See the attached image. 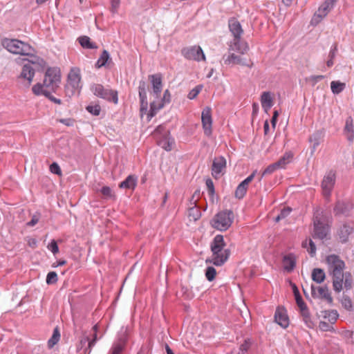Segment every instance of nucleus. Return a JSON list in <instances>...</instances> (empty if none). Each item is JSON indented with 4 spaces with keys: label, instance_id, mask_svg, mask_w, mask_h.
<instances>
[{
    "label": "nucleus",
    "instance_id": "45",
    "mask_svg": "<svg viewBox=\"0 0 354 354\" xmlns=\"http://www.w3.org/2000/svg\"><path fill=\"white\" fill-rule=\"evenodd\" d=\"M216 271L213 267H208L205 271V277L209 281H213L215 279Z\"/></svg>",
    "mask_w": 354,
    "mask_h": 354
},
{
    "label": "nucleus",
    "instance_id": "43",
    "mask_svg": "<svg viewBox=\"0 0 354 354\" xmlns=\"http://www.w3.org/2000/svg\"><path fill=\"white\" fill-rule=\"evenodd\" d=\"M342 306L347 310H351L353 308V303L350 297L344 296L341 301Z\"/></svg>",
    "mask_w": 354,
    "mask_h": 354
},
{
    "label": "nucleus",
    "instance_id": "16",
    "mask_svg": "<svg viewBox=\"0 0 354 354\" xmlns=\"http://www.w3.org/2000/svg\"><path fill=\"white\" fill-rule=\"evenodd\" d=\"M335 183V173L333 171H328L324 177L322 182V187L323 194L325 197L328 198L330 195V192Z\"/></svg>",
    "mask_w": 354,
    "mask_h": 354
},
{
    "label": "nucleus",
    "instance_id": "42",
    "mask_svg": "<svg viewBox=\"0 0 354 354\" xmlns=\"http://www.w3.org/2000/svg\"><path fill=\"white\" fill-rule=\"evenodd\" d=\"M252 345V342L250 339H245L243 344L240 345L239 352L238 354H244L246 353L250 348Z\"/></svg>",
    "mask_w": 354,
    "mask_h": 354
},
{
    "label": "nucleus",
    "instance_id": "31",
    "mask_svg": "<svg viewBox=\"0 0 354 354\" xmlns=\"http://www.w3.org/2000/svg\"><path fill=\"white\" fill-rule=\"evenodd\" d=\"M292 157L293 153L292 152H286L276 163L279 169L284 168L287 164L291 162Z\"/></svg>",
    "mask_w": 354,
    "mask_h": 354
},
{
    "label": "nucleus",
    "instance_id": "6",
    "mask_svg": "<svg viewBox=\"0 0 354 354\" xmlns=\"http://www.w3.org/2000/svg\"><path fill=\"white\" fill-rule=\"evenodd\" d=\"M234 220V212L230 209H224L216 213L210 221V225L214 229L223 232L227 230Z\"/></svg>",
    "mask_w": 354,
    "mask_h": 354
},
{
    "label": "nucleus",
    "instance_id": "48",
    "mask_svg": "<svg viewBox=\"0 0 354 354\" xmlns=\"http://www.w3.org/2000/svg\"><path fill=\"white\" fill-rule=\"evenodd\" d=\"M47 248L54 254H56L59 252V248L57 242L55 240H52L51 242L48 245Z\"/></svg>",
    "mask_w": 354,
    "mask_h": 354
},
{
    "label": "nucleus",
    "instance_id": "49",
    "mask_svg": "<svg viewBox=\"0 0 354 354\" xmlns=\"http://www.w3.org/2000/svg\"><path fill=\"white\" fill-rule=\"evenodd\" d=\"M326 314L328 315L329 322L331 324H334L337 321L339 316L336 310L328 311L326 313Z\"/></svg>",
    "mask_w": 354,
    "mask_h": 354
},
{
    "label": "nucleus",
    "instance_id": "12",
    "mask_svg": "<svg viewBox=\"0 0 354 354\" xmlns=\"http://www.w3.org/2000/svg\"><path fill=\"white\" fill-rule=\"evenodd\" d=\"M337 1L338 0H326L315 13L312 19V24H317L319 23L332 10Z\"/></svg>",
    "mask_w": 354,
    "mask_h": 354
},
{
    "label": "nucleus",
    "instance_id": "32",
    "mask_svg": "<svg viewBox=\"0 0 354 354\" xmlns=\"http://www.w3.org/2000/svg\"><path fill=\"white\" fill-rule=\"evenodd\" d=\"M80 45L87 49L97 48V46L91 41V39L87 36H82L78 39Z\"/></svg>",
    "mask_w": 354,
    "mask_h": 354
},
{
    "label": "nucleus",
    "instance_id": "14",
    "mask_svg": "<svg viewBox=\"0 0 354 354\" xmlns=\"http://www.w3.org/2000/svg\"><path fill=\"white\" fill-rule=\"evenodd\" d=\"M236 52V50L232 51L230 50L229 55H224L223 57V63L225 65H234L239 64L241 66H245L248 67H251L252 63L250 59H247L245 58H243L239 55H236L234 53Z\"/></svg>",
    "mask_w": 354,
    "mask_h": 354
},
{
    "label": "nucleus",
    "instance_id": "29",
    "mask_svg": "<svg viewBox=\"0 0 354 354\" xmlns=\"http://www.w3.org/2000/svg\"><path fill=\"white\" fill-rule=\"evenodd\" d=\"M312 279L317 283H322L326 278L324 271L321 268H315L312 272Z\"/></svg>",
    "mask_w": 354,
    "mask_h": 354
},
{
    "label": "nucleus",
    "instance_id": "40",
    "mask_svg": "<svg viewBox=\"0 0 354 354\" xmlns=\"http://www.w3.org/2000/svg\"><path fill=\"white\" fill-rule=\"evenodd\" d=\"M101 194L103 195V197L105 199H115V194L111 189V187L108 186H104L102 187L100 190Z\"/></svg>",
    "mask_w": 354,
    "mask_h": 354
},
{
    "label": "nucleus",
    "instance_id": "21",
    "mask_svg": "<svg viewBox=\"0 0 354 354\" xmlns=\"http://www.w3.org/2000/svg\"><path fill=\"white\" fill-rule=\"evenodd\" d=\"M353 207V205L349 200L338 201L334 208V212L336 215L347 216Z\"/></svg>",
    "mask_w": 354,
    "mask_h": 354
},
{
    "label": "nucleus",
    "instance_id": "9",
    "mask_svg": "<svg viewBox=\"0 0 354 354\" xmlns=\"http://www.w3.org/2000/svg\"><path fill=\"white\" fill-rule=\"evenodd\" d=\"M91 93L96 97L115 104L118 103V93L115 90L105 88L102 84L93 83L90 86Z\"/></svg>",
    "mask_w": 354,
    "mask_h": 354
},
{
    "label": "nucleus",
    "instance_id": "34",
    "mask_svg": "<svg viewBox=\"0 0 354 354\" xmlns=\"http://www.w3.org/2000/svg\"><path fill=\"white\" fill-rule=\"evenodd\" d=\"M60 339V333L58 327H55L53 330V335L48 341V347L52 348L55 344L58 343Z\"/></svg>",
    "mask_w": 354,
    "mask_h": 354
},
{
    "label": "nucleus",
    "instance_id": "61",
    "mask_svg": "<svg viewBox=\"0 0 354 354\" xmlns=\"http://www.w3.org/2000/svg\"><path fill=\"white\" fill-rule=\"evenodd\" d=\"M324 75H314L310 77V80L313 82V84H316L319 80L324 79Z\"/></svg>",
    "mask_w": 354,
    "mask_h": 354
},
{
    "label": "nucleus",
    "instance_id": "46",
    "mask_svg": "<svg viewBox=\"0 0 354 354\" xmlns=\"http://www.w3.org/2000/svg\"><path fill=\"white\" fill-rule=\"evenodd\" d=\"M292 209L290 207L283 208L280 214L275 218V221L279 222L280 220L286 218L291 212Z\"/></svg>",
    "mask_w": 354,
    "mask_h": 354
},
{
    "label": "nucleus",
    "instance_id": "63",
    "mask_svg": "<svg viewBox=\"0 0 354 354\" xmlns=\"http://www.w3.org/2000/svg\"><path fill=\"white\" fill-rule=\"evenodd\" d=\"M292 289H293V292H294L295 299H297V298L301 297L299 294V290L295 285H293Z\"/></svg>",
    "mask_w": 354,
    "mask_h": 354
},
{
    "label": "nucleus",
    "instance_id": "50",
    "mask_svg": "<svg viewBox=\"0 0 354 354\" xmlns=\"http://www.w3.org/2000/svg\"><path fill=\"white\" fill-rule=\"evenodd\" d=\"M295 300H296L297 305L298 306V307L299 308V312L302 311L303 310H306L308 309L307 307V305L302 299V297L297 298V299H295Z\"/></svg>",
    "mask_w": 354,
    "mask_h": 354
},
{
    "label": "nucleus",
    "instance_id": "53",
    "mask_svg": "<svg viewBox=\"0 0 354 354\" xmlns=\"http://www.w3.org/2000/svg\"><path fill=\"white\" fill-rule=\"evenodd\" d=\"M205 183L209 195L213 196L214 194V186L213 181L211 179L208 178L206 180Z\"/></svg>",
    "mask_w": 354,
    "mask_h": 354
},
{
    "label": "nucleus",
    "instance_id": "60",
    "mask_svg": "<svg viewBox=\"0 0 354 354\" xmlns=\"http://www.w3.org/2000/svg\"><path fill=\"white\" fill-rule=\"evenodd\" d=\"M278 115H279L278 111H274V113H273L272 118L271 119V123H272V126L273 129L275 128V126H276V124H277V121Z\"/></svg>",
    "mask_w": 354,
    "mask_h": 354
},
{
    "label": "nucleus",
    "instance_id": "41",
    "mask_svg": "<svg viewBox=\"0 0 354 354\" xmlns=\"http://www.w3.org/2000/svg\"><path fill=\"white\" fill-rule=\"evenodd\" d=\"M190 220L197 221L201 217V212L196 207H190L188 210Z\"/></svg>",
    "mask_w": 354,
    "mask_h": 354
},
{
    "label": "nucleus",
    "instance_id": "62",
    "mask_svg": "<svg viewBox=\"0 0 354 354\" xmlns=\"http://www.w3.org/2000/svg\"><path fill=\"white\" fill-rule=\"evenodd\" d=\"M66 263V261L65 260H60L59 261H56L55 263H53L52 266L53 268H56L58 266H64Z\"/></svg>",
    "mask_w": 354,
    "mask_h": 354
},
{
    "label": "nucleus",
    "instance_id": "7",
    "mask_svg": "<svg viewBox=\"0 0 354 354\" xmlns=\"http://www.w3.org/2000/svg\"><path fill=\"white\" fill-rule=\"evenodd\" d=\"M1 44L13 54L32 56L34 53V49L30 45L19 39L5 38L2 39Z\"/></svg>",
    "mask_w": 354,
    "mask_h": 354
},
{
    "label": "nucleus",
    "instance_id": "37",
    "mask_svg": "<svg viewBox=\"0 0 354 354\" xmlns=\"http://www.w3.org/2000/svg\"><path fill=\"white\" fill-rule=\"evenodd\" d=\"M299 313H300L302 319L304 322L306 326L308 328H313L314 326V323L312 320L309 310L308 309H307L306 310H303L302 311H301Z\"/></svg>",
    "mask_w": 354,
    "mask_h": 354
},
{
    "label": "nucleus",
    "instance_id": "35",
    "mask_svg": "<svg viewBox=\"0 0 354 354\" xmlns=\"http://www.w3.org/2000/svg\"><path fill=\"white\" fill-rule=\"evenodd\" d=\"M86 110L94 116L100 115L102 109L98 103L91 102L86 107Z\"/></svg>",
    "mask_w": 354,
    "mask_h": 354
},
{
    "label": "nucleus",
    "instance_id": "51",
    "mask_svg": "<svg viewBox=\"0 0 354 354\" xmlns=\"http://www.w3.org/2000/svg\"><path fill=\"white\" fill-rule=\"evenodd\" d=\"M295 300H296L297 305L298 306V307L299 308V312L302 311L303 310H306L308 309L307 307V305L302 299V297L297 298V299H295Z\"/></svg>",
    "mask_w": 354,
    "mask_h": 354
},
{
    "label": "nucleus",
    "instance_id": "19",
    "mask_svg": "<svg viewBox=\"0 0 354 354\" xmlns=\"http://www.w3.org/2000/svg\"><path fill=\"white\" fill-rule=\"evenodd\" d=\"M146 82L145 81H140L138 86V93L140 101V113L143 114H147L148 102L147 99V90H146Z\"/></svg>",
    "mask_w": 354,
    "mask_h": 354
},
{
    "label": "nucleus",
    "instance_id": "58",
    "mask_svg": "<svg viewBox=\"0 0 354 354\" xmlns=\"http://www.w3.org/2000/svg\"><path fill=\"white\" fill-rule=\"evenodd\" d=\"M39 220V215H34L31 220L27 223L28 226H34L35 225Z\"/></svg>",
    "mask_w": 354,
    "mask_h": 354
},
{
    "label": "nucleus",
    "instance_id": "25",
    "mask_svg": "<svg viewBox=\"0 0 354 354\" xmlns=\"http://www.w3.org/2000/svg\"><path fill=\"white\" fill-rule=\"evenodd\" d=\"M297 257L293 254H288L285 255L283 258V269L290 272L292 271L296 266Z\"/></svg>",
    "mask_w": 354,
    "mask_h": 354
},
{
    "label": "nucleus",
    "instance_id": "5",
    "mask_svg": "<svg viewBox=\"0 0 354 354\" xmlns=\"http://www.w3.org/2000/svg\"><path fill=\"white\" fill-rule=\"evenodd\" d=\"M82 75L78 67L71 68L68 75L66 83L64 86L66 96L71 98L76 93H80L82 88Z\"/></svg>",
    "mask_w": 354,
    "mask_h": 354
},
{
    "label": "nucleus",
    "instance_id": "27",
    "mask_svg": "<svg viewBox=\"0 0 354 354\" xmlns=\"http://www.w3.org/2000/svg\"><path fill=\"white\" fill-rule=\"evenodd\" d=\"M261 103L263 109L267 112L273 106L272 93L268 91L263 92L261 95Z\"/></svg>",
    "mask_w": 354,
    "mask_h": 354
},
{
    "label": "nucleus",
    "instance_id": "38",
    "mask_svg": "<svg viewBox=\"0 0 354 354\" xmlns=\"http://www.w3.org/2000/svg\"><path fill=\"white\" fill-rule=\"evenodd\" d=\"M345 86L346 84L344 83L338 81H333L330 83L331 91L335 94L341 93L344 89Z\"/></svg>",
    "mask_w": 354,
    "mask_h": 354
},
{
    "label": "nucleus",
    "instance_id": "15",
    "mask_svg": "<svg viewBox=\"0 0 354 354\" xmlns=\"http://www.w3.org/2000/svg\"><path fill=\"white\" fill-rule=\"evenodd\" d=\"M201 122L204 133L207 136H209L212 133V118L210 107L207 106L203 109L201 113Z\"/></svg>",
    "mask_w": 354,
    "mask_h": 354
},
{
    "label": "nucleus",
    "instance_id": "18",
    "mask_svg": "<svg viewBox=\"0 0 354 354\" xmlns=\"http://www.w3.org/2000/svg\"><path fill=\"white\" fill-rule=\"evenodd\" d=\"M311 294L314 298L325 299L328 303H332L333 297L326 286H311Z\"/></svg>",
    "mask_w": 354,
    "mask_h": 354
},
{
    "label": "nucleus",
    "instance_id": "36",
    "mask_svg": "<svg viewBox=\"0 0 354 354\" xmlns=\"http://www.w3.org/2000/svg\"><path fill=\"white\" fill-rule=\"evenodd\" d=\"M109 61H110L109 54L106 50H104L97 61L95 66L97 68H101L106 66V64L109 63Z\"/></svg>",
    "mask_w": 354,
    "mask_h": 354
},
{
    "label": "nucleus",
    "instance_id": "17",
    "mask_svg": "<svg viewBox=\"0 0 354 354\" xmlns=\"http://www.w3.org/2000/svg\"><path fill=\"white\" fill-rule=\"evenodd\" d=\"M151 81L152 91L151 94L156 98L158 99L162 90V78L160 73L151 75L149 76Z\"/></svg>",
    "mask_w": 354,
    "mask_h": 354
},
{
    "label": "nucleus",
    "instance_id": "3",
    "mask_svg": "<svg viewBox=\"0 0 354 354\" xmlns=\"http://www.w3.org/2000/svg\"><path fill=\"white\" fill-rule=\"evenodd\" d=\"M226 244L224 241L223 236L217 234L214 236L211 242L210 248L212 254L209 260V263H213L216 266H222L228 259L230 251L229 249H225Z\"/></svg>",
    "mask_w": 354,
    "mask_h": 354
},
{
    "label": "nucleus",
    "instance_id": "23",
    "mask_svg": "<svg viewBox=\"0 0 354 354\" xmlns=\"http://www.w3.org/2000/svg\"><path fill=\"white\" fill-rule=\"evenodd\" d=\"M274 319L276 322L283 328L289 325V319L283 308H278L275 312Z\"/></svg>",
    "mask_w": 354,
    "mask_h": 354
},
{
    "label": "nucleus",
    "instance_id": "57",
    "mask_svg": "<svg viewBox=\"0 0 354 354\" xmlns=\"http://www.w3.org/2000/svg\"><path fill=\"white\" fill-rule=\"evenodd\" d=\"M319 327L324 331H328L332 328V326L326 322H320Z\"/></svg>",
    "mask_w": 354,
    "mask_h": 354
},
{
    "label": "nucleus",
    "instance_id": "2",
    "mask_svg": "<svg viewBox=\"0 0 354 354\" xmlns=\"http://www.w3.org/2000/svg\"><path fill=\"white\" fill-rule=\"evenodd\" d=\"M60 82V70L57 68H49L46 71L43 83L34 85L32 91L36 95H44L54 103L61 104V100L52 95V93H55L59 87Z\"/></svg>",
    "mask_w": 354,
    "mask_h": 354
},
{
    "label": "nucleus",
    "instance_id": "59",
    "mask_svg": "<svg viewBox=\"0 0 354 354\" xmlns=\"http://www.w3.org/2000/svg\"><path fill=\"white\" fill-rule=\"evenodd\" d=\"M199 194H200L199 192H196L193 194L191 201H190L191 205H192V207H196V202H197V199L199 196Z\"/></svg>",
    "mask_w": 354,
    "mask_h": 354
},
{
    "label": "nucleus",
    "instance_id": "4",
    "mask_svg": "<svg viewBox=\"0 0 354 354\" xmlns=\"http://www.w3.org/2000/svg\"><path fill=\"white\" fill-rule=\"evenodd\" d=\"M229 28L234 35L232 44L230 46L229 50L237 51L241 55H244L249 49L247 43L241 40L243 30L240 23L235 19L229 21Z\"/></svg>",
    "mask_w": 354,
    "mask_h": 354
},
{
    "label": "nucleus",
    "instance_id": "52",
    "mask_svg": "<svg viewBox=\"0 0 354 354\" xmlns=\"http://www.w3.org/2000/svg\"><path fill=\"white\" fill-rule=\"evenodd\" d=\"M50 171L52 173L57 174V175L62 174L61 169H60L59 166L58 165V164L56 162H53V164L50 165Z\"/></svg>",
    "mask_w": 354,
    "mask_h": 354
},
{
    "label": "nucleus",
    "instance_id": "55",
    "mask_svg": "<svg viewBox=\"0 0 354 354\" xmlns=\"http://www.w3.org/2000/svg\"><path fill=\"white\" fill-rule=\"evenodd\" d=\"M200 91H201V88L195 87L192 91H190V92L189 93V94L187 95L188 98L190 100L194 99L198 95Z\"/></svg>",
    "mask_w": 354,
    "mask_h": 354
},
{
    "label": "nucleus",
    "instance_id": "24",
    "mask_svg": "<svg viewBox=\"0 0 354 354\" xmlns=\"http://www.w3.org/2000/svg\"><path fill=\"white\" fill-rule=\"evenodd\" d=\"M138 177L134 174L129 175L124 180L121 182L118 187L120 189H129L134 190L137 186Z\"/></svg>",
    "mask_w": 354,
    "mask_h": 354
},
{
    "label": "nucleus",
    "instance_id": "56",
    "mask_svg": "<svg viewBox=\"0 0 354 354\" xmlns=\"http://www.w3.org/2000/svg\"><path fill=\"white\" fill-rule=\"evenodd\" d=\"M120 0H111V12L115 13L120 6Z\"/></svg>",
    "mask_w": 354,
    "mask_h": 354
},
{
    "label": "nucleus",
    "instance_id": "26",
    "mask_svg": "<svg viewBox=\"0 0 354 354\" xmlns=\"http://www.w3.org/2000/svg\"><path fill=\"white\" fill-rule=\"evenodd\" d=\"M352 232L353 227L348 225L344 224L337 231V236L339 241L342 243H346Z\"/></svg>",
    "mask_w": 354,
    "mask_h": 354
},
{
    "label": "nucleus",
    "instance_id": "30",
    "mask_svg": "<svg viewBox=\"0 0 354 354\" xmlns=\"http://www.w3.org/2000/svg\"><path fill=\"white\" fill-rule=\"evenodd\" d=\"M344 131L347 136V138L352 141L354 138V131H353V119L351 118H348L346 120V124L344 127Z\"/></svg>",
    "mask_w": 354,
    "mask_h": 354
},
{
    "label": "nucleus",
    "instance_id": "54",
    "mask_svg": "<svg viewBox=\"0 0 354 354\" xmlns=\"http://www.w3.org/2000/svg\"><path fill=\"white\" fill-rule=\"evenodd\" d=\"M86 342H88V348L86 350H88V354L91 352L92 347L95 344V339L89 340L88 337H85L84 339L81 340L82 344H85Z\"/></svg>",
    "mask_w": 354,
    "mask_h": 354
},
{
    "label": "nucleus",
    "instance_id": "13",
    "mask_svg": "<svg viewBox=\"0 0 354 354\" xmlns=\"http://www.w3.org/2000/svg\"><path fill=\"white\" fill-rule=\"evenodd\" d=\"M171 100V94L169 90L164 92L163 97L158 101L153 100L150 104V110L147 113V119L150 120L166 103H169Z\"/></svg>",
    "mask_w": 354,
    "mask_h": 354
},
{
    "label": "nucleus",
    "instance_id": "33",
    "mask_svg": "<svg viewBox=\"0 0 354 354\" xmlns=\"http://www.w3.org/2000/svg\"><path fill=\"white\" fill-rule=\"evenodd\" d=\"M304 248H306L308 252L313 257L316 253V246L310 239H306L301 244Z\"/></svg>",
    "mask_w": 354,
    "mask_h": 354
},
{
    "label": "nucleus",
    "instance_id": "39",
    "mask_svg": "<svg viewBox=\"0 0 354 354\" xmlns=\"http://www.w3.org/2000/svg\"><path fill=\"white\" fill-rule=\"evenodd\" d=\"M125 345V342L123 339H119L116 342L111 348V354H120Z\"/></svg>",
    "mask_w": 354,
    "mask_h": 354
},
{
    "label": "nucleus",
    "instance_id": "28",
    "mask_svg": "<svg viewBox=\"0 0 354 354\" xmlns=\"http://www.w3.org/2000/svg\"><path fill=\"white\" fill-rule=\"evenodd\" d=\"M157 142L159 146L167 151H171L174 145V139L167 136V132H166L162 138L158 139Z\"/></svg>",
    "mask_w": 354,
    "mask_h": 354
},
{
    "label": "nucleus",
    "instance_id": "22",
    "mask_svg": "<svg viewBox=\"0 0 354 354\" xmlns=\"http://www.w3.org/2000/svg\"><path fill=\"white\" fill-rule=\"evenodd\" d=\"M256 171L252 172L248 177L242 181L236 187L235 196L239 199L243 198L246 194L248 186L253 180Z\"/></svg>",
    "mask_w": 354,
    "mask_h": 354
},
{
    "label": "nucleus",
    "instance_id": "44",
    "mask_svg": "<svg viewBox=\"0 0 354 354\" xmlns=\"http://www.w3.org/2000/svg\"><path fill=\"white\" fill-rule=\"evenodd\" d=\"M57 280L58 277L55 272H50L48 273L46 280L47 284H54L57 283Z\"/></svg>",
    "mask_w": 354,
    "mask_h": 354
},
{
    "label": "nucleus",
    "instance_id": "11",
    "mask_svg": "<svg viewBox=\"0 0 354 354\" xmlns=\"http://www.w3.org/2000/svg\"><path fill=\"white\" fill-rule=\"evenodd\" d=\"M181 53L185 59L189 60H194L196 62L206 60L205 55L199 46H192L184 48L182 49Z\"/></svg>",
    "mask_w": 354,
    "mask_h": 354
},
{
    "label": "nucleus",
    "instance_id": "8",
    "mask_svg": "<svg viewBox=\"0 0 354 354\" xmlns=\"http://www.w3.org/2000/svg\"><path fill=\"white\" fill-rule=\"evenodd\" d=\"M313 237L320 240H328L330 238L331 222L328 219L316 215L313 221Z\"/></svg>",
    "mask_w": 354,
    "mask_h": 354
},
{
    "label": "nucleus",
    "instance_id": "64",
    "mask_svg": "<svg viewBox=\"0 0 354 354\" xmlns=\"http://www.w3.org/2000/svg\"><path fill=\"white\" fill-rule=\"evenodd\" d=\"M163 127L161 126L158 127L157 129L153 131V136L158 138V135L161 133L162 130H163Z\"/></svg>",
    "mask_w": 354,
    "mask_h": 354
},
{
    "label": "nucleus",
    "instance_id": "10",
    "mask_svg": "<svg viewBox=\"0 0 354 354\" xmlns=\"http://www.w3.org/2000/svg\"><path fill=\"white\" fill-rule=\"evenodd\" d=\"M44 66V61L42 59L34 57L31 60L28 61L27 64L24 65L20 77L26 80L28 84H30L35 75V71Z\"/></svg>",
    "mask_w": 354,
    "mask_h": 354
},
{
    "label": "nucleus",
    "instance_id": "47",
    "mask_svg": "<svg viewBox=\"0 0 354 354\" xmlns=\"http://www.w3.org/2000/svg\"><path fill=\"white\" fill-rule=\"evenodd\" d=\"M278 169L279 168L276 162L271 164L269 166H268L267 168L263 171L262 176L270 174Z\"/></svg>",
    "mask_w": 354,
    "mask_h": 354
},
{
    "label": "nucleus",
    "instance_id": "20",
    "mask_svg": "<svg viewBox=\"0 0 354 354\" xmlns=\"http://www.w3.org/2000/svg\"><path fill=\"white\" fill-rule=\"evenodd\" d=\"M226 167V160L222 157H216L214 159L212 166V174L215 178H218L223 174Z\"/></svg>",
    "mask_w": 354,
    "mask_h": 354
},
{
    "label": "nucleus",
    "instance_id": "1",
    "mask_svg": "<svg viewBox=\"0 0 354 354\" xmlns=\"http://www.w3.org/2000/svg\"><path fill=\"white\" fill-rule=\"evenodd\" d=\"M328 270L332 276L333 289L340 292L343 289L346 290L353 288V277L350 272H343L345 263L335 254L328 255L326 259Z\"/></svg>",
    "mask_w": 354,
    "mask_h": 354
}]
</instances>
